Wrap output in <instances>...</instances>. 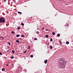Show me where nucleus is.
Masks as SVG:
<instances>
[{
    "label": "nucleus",
    "instance_id": "nucleus-1",
    "mask_svg": "<svg viewBox=\"0 0 73 73\" xmlns=\"http://www.w3.org/2000/svg\"><path fill=\"white\" fill-rule=\"evenodd\" d=\"M59 61L62 62H60L58 63L59 66L61 68H64L65 66V64L67 63V60L64 58H60L59 59Z\"/></svg>",
    "mask_w": 73,
    "mask_h": 73
},
{
    "label": "nucleus",
    "instance_id": "nucleus-2",
    "mask_svg": "<svg viewBox=\"0 0 73 73\" xmlns=\"http://www.w3.org/2000/svg\"><path fill=\"white\" fill-rule=\"evenodd\" d=\"M5 19L4 17H1L0 18V23H5Z\"/></svg>",
    "mask_w": 73,
    "mask_h": 73
},
{
    "label": "nucleus",
    "instance_id": "nucleus-3",
    "mask_svg": "<svg viewBox=\"0 0 73 73\" xmlns=\"http://www.w3.org/2000/svg\"><path fill=\"white\" fill-rule=\"evenodd\" d=\"M44 63L45 64H47V62H48V60H44Z\"/></svg>",
    "mask_w": 73,
    "mask_h": 73
},
{
    "label": "nucleus",
    "instance_id": "nucleus-4",
    "mask_svg": "<svg viewBox=\"0 0 73 73\" xmlns=\"http://www.w3.org/2000/svg\"><path fill=\"white\" fill-rule=\"evenodd\" d=\"M57 37H60V34H58L57 35Z\"/></svg>",
    "mask_w": 73,
    "mask_h": 73
},
{
    "label": "nucleus",
    "instance_id": "nucleus-5",
    "mask_svg": "<svg viewBox=\"0 0 73 73\" xmlns=\"http://www.w3.org/2000/svg\"><path fill=\"white\" fill-rule=\"evenodd\" d=\"M16 42H18V43H19V42H20L19 41V40H16Z\"/></svg>",
    "mask_w": 73,
    "mask_h": 73
},
{
    "label": "nucleus",
    "instance_id": "nucleus-6",
    "mask_svg": "<svg viewBox=\"0 0 73 73\" xmlns=\"http://www.w3.org/2000/svg\"><path fill=\"white\" fill-rule=\"evenodd\" d=\"M45 37H46V38H48V37H49V35H46L45 36Z\"/></svg>",
    "mask_w": 73,
    "mask_h": 73
},
{
    "label": "nucleus",
    "instance_id": "nucleus-7",
    "mask_svg": "<svg viewBox=\"0 0 73 73\" xmlns=\"http://www.w3.org/2000/svg\"><path fill=\"white\" fill-rule=\"evenodd\" d=\"M50 49H52V48H53V47L52 46H50Z\"/></svg>",
    "mask_w": 73,
    "mask_h": 73
},
{
    "label": "nucleus",
    "instance_id": "nucleus-8",
    "mask_svg": "<svg viewBox=\"0 0 73 73\" xmlns=\"http://www.w3.org/2000/svg\"><path fill=\"white\" fill-rule=\"evenodd\" d=\"M25 36L24 35H21V37H24Z\"/></svg>",
    "mask_w": 73,
    "mask_h": 73
},
{
    "label": "nucleus",
    "instance_id": "nucleus-9",
    "mask_svg": "<svg viewBox=\"0 0 73 73\" xmlns=\"http://www.w3.org/2000/svg\"><path fill=\"white\" fill-rule=\"evenodd\" d=\"M18 13H19V14H22V13L21 12H20L19 11L18 12Z\"/></svg>",
    "mask_w": 73,
    "mask_h": 73
},
{
    "label": "nucleus",
    "instance_id": "nucleus-10",
    "mask_svg": "<svg viewBox=\"0 0 73 73\" xmlns=\"http://www.w3.org/2000/svg\"><path fill=\"white\" fill-rule=\"evenodd\" d=\"M52 41H53V39L52 38H51L50 39V42H52Z\"/></svg>",
    "mask_w": 73,
    "mask_h": 73
},
{
    "label": "nucleus",
    "instance_id": "nucleus-11",
    "mask_svg": "<svg viewBox=\"0 0 73 73\" xmlns=\"http://www.w3.org/2000/svg\"><path fill=\"white\" fill-rule=\"evenodd\" d=\"M66 44H69V42L68 41H67L66 42Z\"/></svg>",
    "mask_w": 73,
    "mask_h": 73
},
{
    "label": "nucleus",
    "instance_id": "nucleus-12",
    "mask_svg": "<svg viewBox=\"0 0 73 73\" xmlns=\"http://www.w3.org/2000/svg\"><path fill=\"white\" fill-rule=\"evenodd\" d=\"M52 33V35H55V33L54 32H53Z\"/></svg>",
    "mask_w": 73,
    "mask_h": 73
},
{
    "label": "nucleus",
    "instance_id": "nucleus-13",
    "mask_svg": "<svg viewBox=\"0 0 73 73\" xmlns=\"http://www.w3.org/2000/svg\"><path fill=\"white\" fill-rule=\"evenodd\" d=\"M20 29V27H18L17 28V29L18 30H19Z\"/></svg>",
    "mask_w": 73,
    "mask_h": 73
},
{
    "label": "nucleus",
    "instance_id": "nucleus-14",
    "mask_svg": "<svg viewBox=\"0 0 73 73\" xmlns=\"http://www.w3.org/2000/svg\"><path fill=\"white\" fill-rule=\"evenodd\" d=\"M5 70V69L4 68H2V71H4Z\"/></svg>",
    "mask_w": 73,
    "mask_h": 73
},
{
    "label": "nucleus",
    "instance_id": "nucleus-15",
    "mask_svg": "<svg viewBox=\"0 0 73 73\" xmlns=\"http://www.w3.org/2000/svg\"><path fill=\"white\" fill-rule=\"evenodd\" d=\"M21 25H22L23 26H24V24L23 23H21Z\"/></svg>",
    "mask_w": 73,
    "mask_h": 73
},
{
    "label": "nucleus",
    "instance_id": "nucleus-16",
    "mask_svg": "<svg viewBox=\"0 0 73 73\" xmlns=\"http://www.w3.org/2000/svg\"><path fill=\"white\" fill-rule=\"evenodd\" d=\"M34 40H37V38H35L34 39Z\"/></svg>",
    "mask_w": 73,
    "mask_h": 73
},
{
    "label": "nucleus",
    "instance_id": "nucleus-17",
    "mask_svg": "<svg viewBox=\"0 0 73 73\" xmlns=\"http://www.w3.org/2000/svg\"><path fill=\"white\" fill-rule=\"evenodd\" d=\"M19 36H20V35H17L16 37H19Z\"/></svg>",
    "mask_w": 73,
    "mask_h": 73
},
{
    "label": "nucleus",
    "instance_id": "nucleus-18",
    "mask_svg": "<svg viewBox=\"0 0 73 73\" xmlns=\"http://www.w3.org/2000/svg\"><path fill=\"white\" fill-rule=\"evenodd\" d=\"M31 57L32 58L33 57V55H31Z\"/></svg>",
    "mask_w": 73,
    "mask_h": 73
},
{
    "label": "nucleus",
    "instance_id": "nucleus-19",
    "mask_svg": "<svg viewBox=\"0 0 73 73\" xmlns=\"http://www.w3.org/2000/svg\"><path fill=\"white\" fill-rule=\"evenodd\" d=\"M8 44L9 45H11V44H10V42H8Z\"/></svg>",
    "mask_w": 73,
    "mask_h": 73
},
{
    "label": "nucleus",
    "instance_id": "nucleus-20",
    "mask_svg": "<svg viewBox=\"0 0 73 73\" xmlns=\"http://www.w3.org/2000/svg\"><path fill=\"white\" fill-rule=\"evenodd\" d=\"M11 33H12V34H14V31H12Z\"/></svg>",
    "mask_w": 73,
    "mask_h": 73
},
{
    "label": "nucleus",
    "instance_id": "nucleus-21",
    "mask_svg": "<svg viewBox=\"0 0 73 73\" xmlns=\"http://www.w3.org/2000/svg\"><path fill=\"white\" fill-rule=\"evenodd\" d=\"M40 33V32L39 31H37L36 32V33L37 34H38V33Z\"/></svg>",
    "mask_w": 73,
    "mask_h": 73
},
{
    "label": "nucleus",
    "instance_id": "nucleus-22",
    "mask_svg": "<svg viewBox=\"0 0 73 73\" xmlns=\"http://www.w3.org/2000/svg\"><path fill=\"white\" fill-rule=\"evenodd\" d=\"M12 53H15V51H14V50H12Z\"/></svg>",
    "mask_w": 73,
    "mask_h": 73
},
{
    "label": "nucleus",
    "instance_id": "nucleus-23",
    "mask_svg": "<svg viewBox=\"0 0 73 73\" xmlns=\"http://www.w3.org/2000/svg\"><path fill=\"white\" fill-rule=\"evenodd\" d=\"M13 58H14V57L13 56H12L11 57V59H13Z\"/></svg>",
    "mask_w": 73,
    "mask_h": 73
},
{
    "label": "nucleus",
    "instance_id": "nucleus-24",
    "mask_svg": "<svg viewBox=\"0 0 73 73\" xmlns=\"http://www.w3.org/2000/svg\"><path fill=\"white\" fill-rule=\"evenodd\" d=\"M13 1L14 2V3L16 2V0H13Z\"/></svg>",
    "mask_w": 73,
    "mask_h": 73
},
{
    "label": "nucleus",
    "instance_id": "nucleus-25",
    "mask_svg": "<svg viewBox=\"0 0 73 73\" xmlns=\"http://www.w3.org/2000/svg\"><path fill=\"white\" fill-rule=\"evenodd\" d=\"M6 65L7 66H9V65L8 64H6Z\"/></svg>",
    "mask_w": 73,
    "mask_h": 73
},
{
    "label": "nucleus",
    "instance_id": "nucleus-26",
    "mask_svg": "<svg viewBox=\"0 0 73 73\" xmlns=\"http://www.w3.org/2000/svg\"><path fill=\"white\" fill-rule=\"evenodd\" d=\"M0 55H2V53L1 52H0Z\"/></svg>",
    "mask_w": 73,
    "mask_h": 73
},
{
    "label": "nucleus",
    "instance_id": "nucleus-27",
    "mask_svg": "<svg viewBox=\"0 0 73 73\" xmlns=\"http://www.w3.org/2000/svg\"><path fill=\"white\" fill-rule=\"evenodd\" d=\"M59 42L60 44H61V41H60Z\"/></svg>",
    "mask_w": 73,
    "mask_h": 73
},
{
    "label": "nucleus",
    "instance_id": "nucleus-28",
    "mask_svg": "<svg viewBox=\"0 0 73 73\" xmlns=\"http://www.w3.org/2000/svg\"><path fill=\"white\" fill-rule=\"evenodd\" d=\"M30 48V46H28V49H29Z\"/></svg>",
    "mask_w": 73,
    "mask_h": 73
},
{
    "label": "nucleus",
    "instance_id": "nucleus-29",
    "mask_svg": "<svg viewBox=\"0 0 73 73\" xmlns=\"http://www.w3.org/2000/svg\"><path fill=\"white\" fill-rule=\"evenodd\" d=\"M3 1L4 2H5L6 1V0H4Z\"/></svg>",
    "mask_w": 73,
    "mask_h": 73
},
{
    "label": "nucleus",
    "instance_id": "nucleus-30",
    "mask_svg": "<svg viewBox=\"0 0 73 73\" xmlns=\"http://www.w3.org/2000/svg\"><path fill=\"white\" fill-rule=\"evenodd\" d=\"M9 52V50H7V52Z\"/></svg>",
    "mask_w": 73,
    "mask_h": 73
},
{
    "label": "nucleus",
    "instance_id": "nucleus-31",
    "mask_svg": "<svg viewBox=\"0 0 73 73\" xmlns=\"http://www.w3.org/2000/svg\"><path fill=\"white\" fill-rule=\"evenodd\" d=\"M44 29V27H43L42 29V30H43V29Z\"/></svg>",
    "mask_w": 73,
    "mask_h": 73
},
{
    "label": "nucleus",
    "instance_id": "nucleus-32",
    "mask_svg": "<svg viewBox=\"0 0 73 73\" xmlns=\"http://www.w3.org/2000/svg\"><path fill=\"white\" fill-rule=\"evenodd\" d=\"M46 31H49L48 29H46Z\"/></svg>",
    "mask_w": 73,
    "mask_h": 73
},
{
    "label": "nucleus",
    "instance_id": "nucleus-33",
    "mask_svg": "<svg viewBox=\"0 0 73 73\" xmlns=\"http://www.w3.org/2000/svg\"><path fill=\"white\" fill-rule=\"evenodd\" d=\"M26 53V51H25L24 52V53Z\"/></svg>",
    "mask_w": 73,
    "mask_h": 73
},
{
    "label": "nucleus",
    "instance_id": "nucleus-34",
    "mask_svg": "<svg viewBox=\"0 0 73 73\" xmlns=\"http://www.w3.org/2000/svg\"><path fill=\"white\" fill-rule=\"evenodd\" d=\"M69 25V24H68V23H67V25H66V26H68V25Z\"/></svg>",
    "mask_w": 73,
    "mask_h": 73
},
{
    "label": "nucleus",
    "instance_id": "nucleus-35",
    "mask_svg": "<svg viewBox=\"0 0 73 73\" xmlns=\"http://www.w3.org/2000/svg\"><path fill=\"white\" fill-rule=\"evenodd\" d=\"M7 63H8L9 64V62H8Z\"/></svg>",
    "mask_w": 73,
    "mask_h": 73
},
{
    "label": "nucleus",
    "instance_id": "nucleus-36",
    "mask_svg": "<svg viewBox=\"0 0 73 73\" xmlns=\"http://www.w3.org/2000/svg\"><path fill=\"white\" fill-rule=\"evenodd\" d=\"M12 3H13V2H11V4H12Z\"/></svg>",
    "mask_w": 73,
    "mask_h": 73
},
{
    "label": "nucleus",
    "instance_id": "nucleus-37",
    "mask_svg": "<svg viewBox=\"0 0 73 73\" xmlns=\"http://www.w3.org/2000/svg\"><path fill=\"white\" fill-rule=\"evenodd\" d=\"M22 69H23V68H21V70H22Z\"/></svg>",
    "mask_w": 73,
    "mask_h": 73
},
{
    "label": "nucleus",
    "instance_id": "nucleus-38",
    "mask_svg": "<svg viewBox=\"0 0 73 73\" xmlns=\"http://www.w3.org/2000/svg\"><path fill=\"white\" fill-rule=\"evenodd\" d=\"M3 39H4V38H3L2 39V40H3Z\"/></svg>",
    "mask_w": 73,
    "mask_h": 73
},
{
    "label": "nucleus",
    "instance_id": "nucleus-39",
    "mask_svg": "<svg viewBox=\"0 0 73 73\" xmlns=\"http://www.w3.org/2000/svg\"><path fill=\"white\" fill-rule=\"evenodd\" d=\"M12 65H13V64H12Z\"/></svg>",
    "mask_w": 73,
    "mask_h": 73
},
{
    "label": "nucleus",
    "instance_id": "nucleus-40",
    "mask_svg": "<svg viewBox=\"0 0 73 73\" xmlns=\"http://www.w3.org/2000/svg\"><path fill=\"white\" fill-rule=\"evenodd\" d=\"M31 18H32V17H31Z\"/></svg>",
    "mask_w": 73,
    "mask_h": 73
}]
</instances>
